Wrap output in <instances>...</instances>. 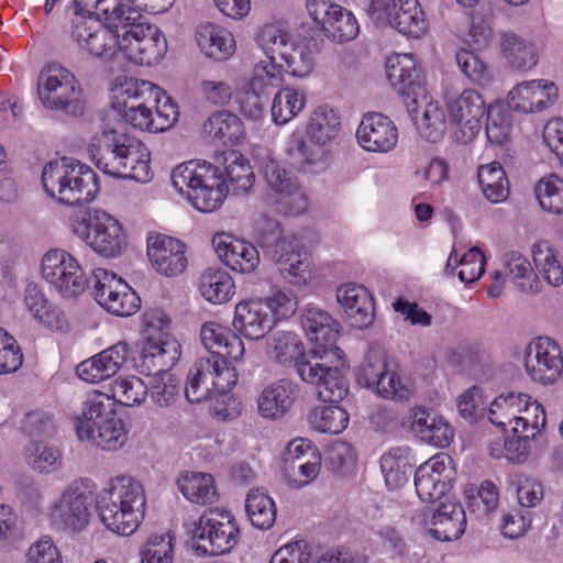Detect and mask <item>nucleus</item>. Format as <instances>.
<instances>
[{"label": "nucleus", "instance_id": "f257e3e1", "mask_svg": "<svg viewBox=\"0 0 563 563\" xmlns=\"http://www.w3.org/2000/svg\"><path fill=\"white\" fill-rule=\"evenodd\" d=\"M113 10V15L104 18L108 25L97 18L74 19L71 36L78 46L102 59L120 53L135 65L158 64L167 52V40L158 26L143 22L139 7Z\"/></svg>", "mask_w": 563, "mask_h": 563}, {"label": "nucleus", "instance_id": "f03ea898", "mask_svg": "<svg viewBox=\"0 0 563 563\" xmlns=\"http://www.w3.org/2000/svg\"><path fill=\"white\" fill-rule=\"evenodd\" d=\"M113 110L133 128L150 133L168 130L178 118L177 106L151 81L118 77L112 88Z\"/></svg>", "mask_w": 563, "mask_h": 563}, {"label": "nucleus", "instance_id": "7ed1b4c3", "mask_svg": "<svg viewBox=\"0 0 563 563\" xmlns=\"http://www.w3.org/2000/svg\"><path fill=\"white\" fill-rule=\"evenodd\" d=\"M88 151L97 168L109 176L141 184H147L154 177L151 152L134 135L104 130L92 139Z\"/></svg>", "mask_w": 563, "mask_h": 563}, {"label": "nucleus", "instance_id": "20e7f679", "mask_svg": "<svg viewBox=\"0 0 563 563\" xmlns=\"http://www.w3.org/2000/svg\"><path fill=\"white\" fill-rule=\"evenodd\" d=\"M96 508L107 530L118 536H131L145 516V489L135 477L128 474L117 475L98 493Z\"/></svg>", "mask_w": 563, "mask_h": 563}, {"label": "nucleus", "instance_id": "39448f33", "mask_svg": "<svg viewBox=\"0 0 563 563\" xmlns=\"http://www.w3.org/2000/svg\"><path fill=\"white\" fill-rule=\"evenodd\" d=\"M236 382L238 373L229 362L220 356L200 357L188 372L185 396L188 401L199 404L219 395L228 407L214 405L210 415L221 421L232 420L240 415V404L229 393Z\"/></svg>", "mask_w": 563, "mask_h": 563}, {"label": "nucleus", "instance_id": "423d86ee", "mask_svg": "<svg viewBox=\"0 0 563 563\" xmlns=\"http://www.w3.org/2000/svg\"><path fill=\"white\" fill-rule=\"evenodd\" d=\"M172 184L200 212H213L219 209L229 191L219 167L200 161H189L175 167Z\"/></svg>", "mask_w": 563, "mask_h": 563}, {"label": "nucleus", "instance_id": "0eeeda50", "mask_svg": "<svg viewBox=\"0 0 563 563\" xmlns=\"http://www.w3.org/2000/svg\"><path fill=\"white\" fill-rule=\"evenodd\" d=\"M42 185L47 196L70 206L90 202L99 191L91 167L70 157L49 161L42 172Z\"/></svg>", "mask_w": 563, "mask_h": 563}, {"label": "nucleus", "instance_id": "6e6552de", "mask_svg": "<svg viewBox=\"0 0 563 563\" xmlns=\"http://www.w3.org/2000/svg\"><path fill=\"white\" fill-rule=\"evenodd\" d=\"M257 43L265 56L279 58L285 73L303 78L314 67L316 49L310 42L297 41L292 34L278 24H266L257 35Z\"/></svg>", "mask_w": 563, "mask_h": 563}, {"label": "nucleus", "instance_id": "1a4fd4ad", "mask_svg": "<svg viewBox=\"0 0 563 563\" xmlns=\"http://www.w3.org/2000/svg\"><path fill=\"white\" fill-rule=\"evenodd\" d=\"M71 230L96 253L106 257L120 255L126 245L121 223L101 209H91L75 217Z\"/></svg>", "mask_w": 563, "mask_h": 563}, {"label": "nucleus", "instance_id": "9d476101", "mask_svg": "<svg viewBox=\"0 0 563 563\" xmlns=\"http://www.w3.org/2000/svg\"><path fill=\"white\" fill-rule=\"evenodd\" d=\"M239 533L235 518L230 511L211 508L195 523L191 548L199 555L224 554L238 543Z\"/></svg>", "mask_w": 563, "mask_h": 563}, {"label": "nucleus", "instance_id": "9b49d317", "mask_svg": "<svg viewBox=\"0 0 563 563\" xmlns=\"http://www.w3.org/2000/svg\"><path fill=\"white\" fill-rule=\"evenodd\" d=\"M37 93L47 109L63 110L71 115L84 112L82 90L75 76L58 64L47 65L37 80Z\"/></svg>", "mask_w": 563, "mask_h": 563}, {"label": "nucleus", "instance_id": "f8f14e48", "mask_svg": "<svg viewBox=\"0 0 563 563\" xmlns=\"http://www.w3.org/2000/svg\"><path fill=\"white\" fill-rule=\"evenodd\" d=\"M261 170L268 188L273 191L271 200L277 212L297 217L309 209L310 199L307 191L276 159L264 158Z\"/></svg>", "mask_w": 563, "mask_h": 563}, {"label": "nucleus", "instance_id": "ddd939ff", "mask_svg": "<svg viewBox=\"0 0 563 563\" xmlns=\"http://www.w3.org/2000/svg\"><path fill=\"white\" fill-rule=\"evenodd\" d=\"M48 518L51 523L65 533H80L85 531L92 519L91 498L82 484H69L49 506Z\"/></svg>", "mask_w": 563, "mask_h": 563}, {"label": "nucleus", "instance_id": "4468645a", "mask_svg": "<svg viewBox=\"0 0 563 563\" xmlns=\"http://www.w3.org/2000/svg\"><path fill=\"white\" fill-rule=\"evenodd\" d=\"M367 13L377 23H386L399 33L420 38L429 27L418 0H372Z\"/></svg>", "mask_w": 563, "mask_h": 563}, {"label": "nucleus", "instance_id": "2eb2a0df", "mask_svg": "<svg viewBox=\"0 0 563 563\" xmlns=\"http://www.w3.org/2000/svg\"><path fill=\"white\" fill-rule=\"evenodd\" d=\"M301 325L312 343L311 354L320 361L340 363L345 353L336 345L340 324L325 310L308 306L301 316Z\"/></svg>", "mask_w": 563, "mask_h": 563}, {"label": "nucleus", "instance_id": "dca6fc26", "mask_svg": "<svg viewBox=\"0 0 563 563\" xmlns=\"http://www.w3.org/2000/svg\"><path fill=\"white\" fill-rule=\"evenodd\" d=\"M445 106L455 139L464 144L473 141L481 132L487 113L482 95L474 89H464L459 95L446 96Z\"/></svg>", "mask_w": 563, "mask_h": 563}, {"label": "nucleus", "instance_id": "f3484780", "mask_svg": "<svg viewBox=\"0 0 563 563\" xmlns=\"http://www.w3.org/2000/svg\"><path fill=\"white\" fill-rule=\"evenodd\" d=\"M93 296L96 301L108 312L128 317L141 307V299L132 287L115 273L106 268L93 271Z\"/></svg>", "mask_w": 563, "mask_h": 563}, {"label": "nucleus", "instance_id": "a211bd4d", "mask_svg": "<svg viewBox=\"0 0 563 563\" xmlns=\"http://www.w3.org/2000/svg\"><path fill=\"white\" fill-rule=\"evenodd\" d=\"M301 362L297 365L299 377L317 388L319 398L324 402H338L346 397L350 384L343 369L347 371L346 360L340 363L329 361Z\"/></svg>", "mask_w": 563, "mask_h": 563}, {"label": "nucleus", "instance_id": "6ab92c4d", "mask_svg": "<svg viewBox=\"0 0 563 563\" xmlns=\"http://www.w3.org/2000/svg\"><path fill=\"white\" fill-rule=\"evenodd\" d=\"M43 278L66 296L81 294L87 287V277L78 261L62 249L47 251L41 263Z\"/></svg>", "mask_w": 563, "mask_h": 563}, {"label": "nucleus", "instance_id": "aec40b11", "mask_svg": "<svg viewBox=\"0 0 563 563\" xmlns=\"http://www.w3.org/2000/svg\"><path fill=\"white\" fill-rule=\"evenodd\" d=\"M525 368L533 382L542 385L555 383L563 372L560 345L548 336L534 339L526 349Z\"/></svg>", "mask_w": 563, "mask_h": 563}, {"label": "nucleus", "instance_id": "412c9836", "mask_svg": "<svg viewBox=\"0 0 563 563\" xmlns=\"http://www.w3.org/2000/svg\"><path fill=\"white\" fill-rule=\"evenodd\" d=\"M453 460L446 453H437L422 463L415 474V486L419 498L434 503L444 497L453 479Z\"/></svg>", "mask_w": 563, "mask_h": 563}, {"label": "nucleus", "instance_id": "4be33fe9", "mask_svg": "<svg viewBox=\"0 0 563 563\" xmlns=\"http://www.w3.org/2000/svg\"><path fill=\"white\" fill-rule=\"evenodd\" d=\"M386 75L389 82L399 89L408 112L417 113L420 107L417 90L423 89L419 85L420 68L413 54H393L386 60Z\"/></svg>", "mask_w": 563, "mask_h": 563}, {"label": "nucleus", "instance_id": "5701e85b", "mask_svg": "<svg viewBox=\"0 0 563 563\" xmlns=\"http://www.w3.org/2000/svg\"><path fill=\"white\" fill-rule=\"evenodd\" d=\"M559 89L547 79L525 80L516 85L507 96L511 110L537 113L550 108L558 99Z\"/></svg>", "mask_w": 563, "mask_h": 563}, {"label": "nucleus", "instance_id": "b1692460", "mask_svg": "<svg viewBox=\"0 0 563 563\" xmlns=\"http://www.w3.org/2000/svg\"><path fill=\"white\" fill-rule=\"evenodd\" d=\"M180 354V344L173 335L143 340L135 366L146 376L164 374L170 372L179 361Z\"/></svg>", "mask_w": 563, "mask_h": 563}, {"label": "nucleus", "instance_id": "393cba45", "mask_svg": "<svg viewBox=\"0 0 563 563\" xmlns=\"http://www.w3.org/2000/svg\"><path fill=\"white\" fill-rule=\"evenodd\" d=\"M358 144L367 152L388 153L398 143V130L395 123L379 112L366 113L356 130Z\"/></svg>", "mask_w": 563, "mask_h": 563}, {"label": "nucleus", "instance_id": "a878e982", "mask_svg": "<svg viewBox=\"0 0 563 563\" xmlns=\"http://www.w3.org/2000/svg\"><path fill=\"white\" fill-rule=\"evenodd\" d=\"M147 255L153 267L168 277L181 274L187 266L184 243L165 234L152 233L147 236Z\"/></svg>", "mask_w": 563, "mask_h": 563}, {"label": "nucleus", "instance_id": "bb28decb", "mask_svg": "<svg viewBox=\"0 0 563 563\" xmlns=\"http://www.w3.org/2000/svg\"><path fill=\"white\" fill-rule=\"evenodd\" d=\"M307 10L332 41L345 43L352 38V12L327 0H307Z\"/></svg>", "mask_w": 563, "mask_h": 563}, {"label": "nucleus", "instance_id": "cd10ccee", "mask_svg": "<svg viewBox=\"0 0 563 563\" xmlns=\"http://www.w3.org/2000/svg\"><path fill=\"white\" fill-rule=\"evenodd\" d=\"M131 353L125 342L103 350L97 355L81 362L76 369L78 377L85 382L97 384L114 376L126 362Z\"/></svg>", "mask_w": 563, "mask_h": 563}, {"label": "nucleus", "instance_id": "c85d7f7f", "mask_svg": "<svg viewBox=\"0 0 563 563\" xmlns=\"http://www.w3.org/2000/svg\"><path fill=\"white\" fill-rule=\"evenodd\" d=\"M298 386L280 378L265 385L256 398L258 415L267 420H278L289 412L298 397Z\"/></svg>", "mask_w": 563, "mask_h": 563}, {"label": "nucleus", "instance_id": "c756f323", "mask_svg": "<svg viewBox=\"0 0 563 563\" xmlns=\"http://www.w3.org/2000/svg\"><path fill=\"white\" fill-rule=\"evenodd\" d=\"M424 523L437 540H457L465 531L466 515L460 504L446 497L437 508L430 510Z\"/></svg>", "mask_w": 563, "mask_h": 563}, {"label": "nucleus", "instance_id": "7c9ffc66", "mask_svg": "<svg viewBox=\"0 0 563 563\" xmlns=\"http://www.w3.org/2000/svg\"><path fill=\"white\" fill-rule=\"evenodd\" d=\"M213 247L221 261L234 272L250 274L260 265V253L252 243L228 234H217Z\"/></svg>", "mask_w": 563, "mask_h": 563}, {"label": "nucleus", "instance_id": "2f4dec72", "mask_svg": "<svg viewBox=\"0 0 563 563\" xmlns=\"http://www.w3.org/2000/svg\"><path fill=\"white\" fill-rule=\"evenodd\" d=\"M200 339L203 346L210 351V356H220L227 362L240 361L245 353L242 339L229 327L216 321H207L201 325Z\"/></svg>", "mask_w": 563, "mask_h": 563}, {"label": "nucleus", "instance_id": "473e14b6", "mask_svg": "<svg viewBox=\"0 0 563 563\" xmlns=\"http://www.w3.org/2000/svg\"><path fill=\"white\" fill-rule=\"evenodd\" d=\"M411 430L419 439L437 448H446L454 438L453 428L441 416L423 406L410 410Z\"/></svg>", "mask_w": 563, "mask_h": 563}, {"label": "nucleus", "instance_id": "72a5a7b5", "mask_svg": "<svg viewBox=\"0 0 563 563\" xmlns=\"http://www.w3.org/2000/svg\"><path fill=\"white\" fill-rule=\"evenodd\" d=\"M77 437L80 441H87L97 449L115 452L126 444L129 430L124 421L115 415L100 420L95 427L81 426Z\"/></svg>", "mask_w": 563, "mask_h": 563}, {"label": "nucleus", "instance_id": "f704fd0d", "mask_svg": "<svg viewBox=\"0 0 563 563\" xmlns=\"http://www.w3.org/2000/svg\"><path fill=\"white\" fill-rule=\"evenodd\" d=\"M274 325L273 317L262 299L244 300L235 306L233 327L245 338L258 340Z\"/></svg>", "mask_w": 563, "mask_h": 563}, {"label": "nucleus", "instance_id": "c9c22d12", "mask_svg": "<svg viewBox=\"0 0 563 563\" xmlns=\"http://www.w3.org/2000/svg\"><path fill=\"white\" fill-rule=\"evenodd\" d=\"M195 38L201 53L216 62H224L235 52L233 34L214 23L199 24L196 29Z\"/></svg>", "mask_w": 563, "mask_h": 563}, {"label": "nucleus", "instance_id": "e433bc0d", "mask_svg": "<svg viewBox=\"0 0 563 563\" xmlns=\"http://www.w3.org/2000/svg\"><path fill=\"white\" fill-rule=\"evenodd\" d=\"M342 130V118L328 104L317 107L309 117L306 133L312 144L327 146L334 142Z\"/></svg>", "mask_w": 563, "mask_h": 563}, {"label": "nucleus", "instance_id": "4c0bfd02", "mask_svg": "<svg viewBox=\"0 0 563 563\" xmlns=\"http://www.w3.org/2000/svg\"><path fill=\"white\" fill-rule=\"evenodd\" d=\"M24 303L33 318L45 328L59 332L68 330L65 313L59 307L48 302L35 285H27L25 288Z\"/></svg>", "mask_w": 563, "mask_h": 563}, {"label": "nucleus", "instance_id": "58836bf2", "mask_svg": "<svg viewBox=\"0 0 563 563\" xmlns=\"http://www.w3.org/2000/svg\"><path fill=\"white\" fill-rule=\"evenodd\" d=\"M177 488L190 503L211 505L219 499L214 478L209 473L186 471L178 475Z\"/></svg>", "mask_w": 563, "mask_h": 563}, {"label": "nucleus", "instance_id": "ea45409f", "mask_svg": "<svg viewBox=\"0 0 563 563\" xmlns=\"http://www.w3.org/2000/svg\"><path fill=\"white\" fill-rule=\"evenodd\" d=\"M198 289L207 301L221 305L233 297L235 284L227 271L209 267L201 274Z\"/></svg>", "mask_w": 563, "mask_h": 563}, {"label": "nucleus", "instance_id": "a19ab883", "mask_svg": "<svg viewBox=\"0 0 563 563\" xmlns=\"http://www.w3.org/2000/svg\"><path fill=\"white\" fill-rule=\"evenodd\" d=\"M203 132L224 145L238 144L245 135V129L240 118L227 111H217L211 114L203 124Z\"/></svg>", "mask_w": 563, "mask_h": 563}, {"label": "nucleus", "instance_id": "79ce46f5", "mask_svg": "<svg viewBox=\"0 0 563 563\" xmlns=\"http://www.w3.org/2000/svg\"><path fill=\"white\" fill-rule=\"evenodd\" d=\"M25 463L41 474H52L63 465V453L60 450L43 440H31L23 449Z\"/></svg>", "mask_w": 563, "mask_h": 563}, {"label": "nucleus", "instance_id": "37998d69", "mask_svg": "<svg viewBox=\"0 0 563 563\" xmlns=\"http://www.w3.org/2000/svg\"><path fill=\"white\" fill-rule=\"evenodd\" d=\"M266 353L269 358L282 365L295 364L307 362L305 357V346L294 332H276L267 341Z\"/></svg>", "mask_w": 563, "mask_h": 563}, {"label": "nucleus", "instance_id": "c03bdc74", "mask_svg": "<svg viewBox=\"0 0 563 563\" xmlns=\"http://www.w3.org/2000/svg\"><path fill=\"white\" fill-rule=\"evenodd\" d=\"M222 165L225 170L227 184L234 194L249 191L255 180L249 159L239 151L227 150L222 153Z\"/></svg>", "mask_w": 563, "mask_h": 563}, {"label": "nucleus", "instance_id": "a18cd8bd", "mask_svg": "<svg viewBox=\"0 0 563 563\" xmlns=\"http://www.w3.org/2000/svg\"><path fill=\"white\" fill-rule=\"evenodd\" d=\"M503 274L508 276L525 294L539 291V282L530 261L518 251H509L503 256Z\"/></svg>", "mask_w": 563, "mask_h": 563}, {"label": "nucleus", "instance_id": "49530a36", "mask_svg": "<svg viewBox=\"0 0 563 563\" xmlns=\"http://www.w3.org/2000/svg\"><path fill=\"white\" fill-rule=\"evenodd\" d=\"M410 449L393 448L380 457V468L386 485L397 489L407 483L411 471Z\"/></svg>", "mask_w": 563, "mask_h": 563}, {"label": "nucleus", "instance_id": "de8ad7c7", "mask_svg": "<svg viewBox=\"0 0 563 563\" xmlns=\"http://www.w3.org/2000/svg\"><path fill=\"white\" fill-rule=\"evenodd\" d=\"M529 395L525 393H507L496 397L489 407L488 418L492 423L507 430L515 426L517 416L520 413L522 406L527 404Z\"/></svg>", "mask_w": 563, "mask_h": 563}, {"label": "nucleus", "instance_id": "09e8293b", "mask_svg": "<svg viewBox=\"0 0 563 563\" xmlns=\"http://www.w3.org/2000/svg\"><path fill=\"white\" fill-rule=\"evenodd\" d=\"M477 179L483 195L493 203L504 201L509 195V181L499 162L481 165Z\"/></svg>", "mask_w": 563, "mask_h": 563}, {"label": "nucleus", "instance_id": "8fccbe9b", "mask_svg": "<svg viewBox=\"0 0 563 563\" xmlns=\"http://www.w3.org/2000/svg\"><path fill=\"white\" fill-rule=\"evenodd\" d=\"M500 47L510 66L518 70H529L538 63L534 45L514 33L503 35Z\"/></svg>", "mask_w": 563, "mask_h": 563}, {"label": "nucleus", "instance_id": "3c124183", "mask_svg": "<svg viewBox=\"0 0 563 563\" xmlns=\"http://www.w3.org/2000/svg\"><path fill=\"white\" fill-rule=\"evenodd\" d=\"M324 146H309L302 134L294 132L289 135L287 152L290 155H298L302 163V168L308 173H320L325 170L330 164V153Z\"/></svg>", "mask_w": 563, "mask_h": 563}, {"label": "nucleus", "instance_id": "603ef678", "mask_svg": "<svg viewBox=\"0 0 563 563\" xmlns=\"http://www.w3.org/2000/svg\"><path fill=\"white\" fill-rule=\"evenodd\" d=\"M307 104V95L302 89L285 87L274 97L272 103V119L276 124L283 125L296 118Z\"/></svg>", "mask_w": 563, "mask_h": 563}, {"label": "nucleus", "instance_id": "864d4df0", "mask_svg": "<svg viewBox=\"0 0 563 563\" xmlns=\"http://www.w3.org/2000/svg\"><path fill=\"white\" fill-rule=\"evenodd\" d=\"M533 263L544 280L554 287L563 284V265L559 252L548 241H539L532 250Z\"/></svg>", "mask_w": 563, "mask_h": 563}, {"label": "nucleus", "instance_id": "5fc2aeb1", "mask_svg": "<svg viewBox=\"0 0 563 563\" xmlns=\"http://www.w3.org/2000/svg\"><path fill=\"white\" fill-rule=\"evenodd\" d=\"M486 258L478 247L470 249L461 258L453 247L445 265V274H452L460 266L459 278L465 284L479 279L485 272Z\"/></svg>", "mask_w": 563, "mask_h": 563}, {"label": "nucleus", "instance_id": "6e6d98bb", "mask_svg": "<svg viewBox=\"0 0 563 563\" xmlns=\"http://www.w3.org/2000/svg\"><path fill=\"white\" fill-rule=\"evenodd\" d=\"M245 510L251 523L258 529H269L276 520V505L262 489H252L246 495Z\"/></svg>", "mask_w": 563, "mask_h": 563}, {"label": "nucleus", "instance_id": "4d7b16f0", "mask_svg": "<svg viewBox=\"0 0 563 563\" xmlns=\"http://www.w3.org/2000/svg\"><path fill=\"white\" fill-rule=\"evenodd\" d=\"M115 410L111 397L100 391H93L86 396L81 406V415L77 419L76 433L81 426L95 427L100 420H106L109 416H115Z\"/></svg>", "mask_w": 563, "mask_h": 563}, {"label": "nucleus", "instance_id": "13d9d810", "mask_svg": "<svg viewBox=\"0 0 563 563\" xmlns=\"http://www.w3.org/2000/svg\"><path fill=\"white\" fill-rule=\"evenodd\" d=\"M111 399L125 407L142 404L148 394L147 385L137 376H120L110 385Z\"/></svg>", "mask_w": 563, "mask_h": 563}, {"label": "nucleus", "instance_id": "bf43d9fd", "mask_svg": "<svg viewBox=\"0 0 563 563\" xmlns=\"http://www.w3.org/2000/svg\"><path fill=\"white\" fill-rule=\"evenodd\" d=\"M312 429L322 433L338 434L349 424V412L339 406H320L309 417Z\"/></svg>", "mask_w": 563, "mask_h": 563}, {"label": "nucleus", "instance_id": "052dcab7", "mask_svg": "<svg viewBox=\"0 0 563 563\" xmlns=\"http://www.w3.org/2000/svg\"><path fill=\"white\" fill-rule=\"evenodd\" d=\"M374 387L382 398L388 400L408 401L415 395V385L411 379L391 369H387Z\"/></svg>", "mask_w": 563, "mask_h": 563}, {"label": "nucleus", "instance_id": "680f3d73", "mask_svg": "<svg viewBox=\"0 0 563 563\" xmlns=\"http://www.w3.org/2000/svg\"><path fill=\"white\" fill-rule=\"evenodd\" d=\"M387 352L383 347L371 346L358 366L357 383L367 388L374 387L387 371Z\"/></svg>", "mask_w": 563, "mask_h": 563}, {"label": "nucleus", "instance_id": "e2e57ef3", "mask_svg": "<svg viewBox=\"0 0 563 563\" xmlns=\"http://www.w3.org/2000/svg\"><path fill=\"white\" fill-rule=\"evenodd\" d=\"M417 129L420 135L430 142L440 141L446 131V114L438 102L429 101L420 119L417 118Z\"/></svg>", "mask_w": 563, "mask_h": 563}, {"label": "nucleus", "instance_id": "0e129e2a", "mask_svg": "<svg viewBox=\"0 0 563 563\" xmlns=\"http://www.w3.org/2000/svg\"><path fill=\"white\" fill-rule=\"evenodd\" d=\"M547 417L543 406L529 395V399L521 407L517 416L512 432H520L526 437H536L545 427Z\"/></svg>", "mask_w": 563, "mask_h": 563}, {"label": "nucleus", "instance_id": "69168bd1", "mask_svg": "<svg viewBox=\"0 0 563 563\" xmlns=\"http://www.w3.org/2000/svg\"><path fill=\"white\" fill-rule=\"evenodd\" d=\"M455 60L460 70L472 82L486 87L494 79L492 71L486 63L473 51L460 49L455 54Z\"/></svg>", "mask_w": 563, "mask_h": 563}, {"label": "nucleus", "instance_id": "338daca9", "mask_svg": "<svg viewBox=\"0 0 563 563\" xmlns=\"http://www.w3.org/2000/svg\"><path fill=\"white\" fill-rule=\"evenodd\" d=\"M536 196L541 208L555 213L563 207V179L552 174L536 185Z\"/></svg>", "mask_w": 563, "mask_h": 563}, {"label": "nucleus", "instance_id": "774afa93", "mask_svg": "<svg viewBox=\"0 0 563 563\" xmlns=\"http://www.w3.org/2000/svg\"><path fill=\"white\" fill-rule=\"evenodd\" d=\"M141 556V563H173L174 537L169 532L152 534Z\"/></svg>", "mask_w": 563, "mask_h": 563}]
</instances>
